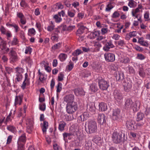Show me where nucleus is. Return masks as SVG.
<instances>
[{"label":"nucleus","mask_w":150,"mask_h":150,"mask_svg":"<svg viewBox=\"0 0 150 150\" xmlns=\"http://www.w3.org/2000/svg\"><path fill=\"white\" fill-rule=\"evenodd\" d=\"M101 140V138L100 137L94 136L92 139V141L96 144L98 143L99 141H100Z\"/></svg>","instance_id":"39"},{"label":"nucleus","mask_w":150,"mask_h":150,"mask_svg":"<svg viewBox=\"0 0 150 150\" xmlns=\"http://www.w3.org/2000/svg\"><path fill=\"white\" fill-rule=\"evenodd\" d=\"M23 98V95L16 96L15 99L14 105L16 106L18 105H21L22 101Z\"/></svg>","instance_id":"19"},{"label":"nucleus","mask_w":150,"mask_h":150,"mask_svg":"<svg viewBox=\"0 0 150 150\" xmlns=\"http://www.w3.org/2000/svg\"><path fill=\"white\" fill-rule=\"evenodd\" d=\"M120 14L117 11H115L112 14V17L113 18H117L120 16Z\"/></svg>","instance_id":"46"},{"label":"nucleus","mask_w":150,"mask_h":150,"mask_svg":"<svg viewBox=\"0 0 150 150\" xmlns=\"http://www.w3.org/2000/svg\"><path fill=\"white\" fill-rule=\"evenodd\" d=\"M67 14L71 18L74 17L75 16L74 13L72 12L71 11L69 10L68 11Z\"/></svg>","instance_id":"54"},{"label":"nucleus","mask_w":150,"mask_h":150,"mask_svg":"<svg viewBox=\"0 0 150 150\" xmlns=\"http://www.w3.org/2000/svg\"><path fill=\"white\" fill-rule=\"evenodd\" d=\"M137 59L140 60H143L145 58L144 56L141 54H137Z\"/></svg>","instance_id":"56"},{"label":"nucleus","mask_w":150,"mask_h":150,"mask_svg":"<svg viewBox=\"0 0 150 150\" xmlns=\"http://www.w3.org/2000/svg\"><path fill=\"white\" fill-rule=\"evenodd\" d=\"M25 78L24 81L23 82V84L21 86V88L23 89H24L25 88L26 85V82H25V81L27 80V81H28V80L27 79L28 78V74L27 73H26L25 74Z\"/></svg>","instance_id":"37"},{"label":"nucleus","mask_w":150,"mask_h":150,"mask_svg":"<svg viewBox=\"0 0 150 150\" xmlns=\"http://www.w3.org/2000/svg\"><path fill=\"white\" fill-rule=\"evenodd\" d=\"M74 96L73 94H69L65 96L64 98V101L67 104L71 103L72 102H75L74 100Z\"/></svg>","instance_id":"15"},{"label":"nucleus","mask_w":150,"mask_h":150,"mask_svg":"<svg viewBox=\"0 0 150 150\" xmlns=\"http://www.w3.org/2000/svg\"><path fill=\"white\" fill-rule=\"evenodd\" d=\"M85 148L86 150H92V143L91 141L87 140L85 141Z\"/></svg>","instance_id":"24"},{"label":"nucleus","mask_w":150,"mask_h":150,"mask_svg":"<svg viewBox=\"0 0 150 150\" xmlns=\"http://www.w3.org/2000/svg\"><path fill=\"white\" fill-rule=\"evenodd\" d=\"M48 122L45 121H44L43 122V124L42 127V131L43 133L46 132V130L48 128Z\"/></svg>","instance_id":"31"},{"label":"nucleus","mask_w":150,"mask_h":150,"mask_svg":"<svg viewBox=\"0 0 150 150\" xmlns=\"http://www.w3.org/2000/svg\"><path fill=\"white\" fill-rule=\"evenodd\" d=\"M64 140L66 141L67 140V138L70 136H74V130L71 132L70 131L69 133L64 132L63 134Z\"/></svg>","instance_id":"27"},{"label":"nucleus","mask_w":150,"mask_h":150,"mask_svg":"<svg viewBox=\"0 0 150 150\" xmlns=\"http://www.w3.org/2000/svg\"><path fill=\"white\" fill-rule=\"evenodd\" d=\"M98 83L100 89L102 91L107 90L109 86V82L101 77L98 78Z\"/></svg>","instance_id":"5"},{"label":"nucleus","mask_w":150,"mask_h":150,"mask_svg":"<svg viewBox=\"0 0 150 150\" xmlns=\"http://www.w3.org/2000/svg\"><path fill=\"white\" fill-rule=\"evenodd\" d=\"M64 75L62 73H61L59 74L58 76V80L59 81H62L63 79Z\"/></svg>","instance_id":"48"},{"label":"nucleus","mask_w":150,"mask_h":150,"mask_svg":"<svg viewBox=\"0 0 150 150\" xmlns=\"http://www.w3.org/2000/svg\"><path fill=\"white\" fill-rule=\"evenodd\" d=\"M83 53V52L81 50L78 49L76 50L73 52L72 55L74 56L77 57V56Z\"/></svg>","instance_id":"35"},{"label":"nucleus","mask_w":150,"mask_h":150,"mask_svg":"<svg viewBox=\"0 0 150 150\" xmlns=\"http://www.w3.org/2000/svg\"><path fill=\"white\" fill-rule=\"evenodd\" d=\"M53 18L55 19V22L57 23H59L62 20V18L57 14L54 16Z\"/></svg>","instance_id":"40"},{"label":"nucleus","mask_w":150,"mask_h":150,"mask_svg":"<svg viewBox=\"0 0 150 150\" xmlns=\"http://www.w3.org/2000/svg\"><path fill=\"white\" fill-rule=\"evenodd\" d=\"M18 40L17 38H14L13 40L12 41V44L13 45H16L18 43Z\"/></svg>","instance_id":"52"},{"label":"nucleus","mask_w":150,"mask_h":150,"mask_svg":"<svg viewBox=\"0 0 150 150\" xmlns=\"http://www.w3.org/2000/svg\"><path fill=\"white\" fill-rule=\"evenodd\" d=\"M115 47V46L111 41H109L105 43V46L103 47L104 50L105 51H108L110 48H112Z\"/></svg>","instance_id":"22"},{"label":"nucleus","mask_w":150,"mask_h":150,"mask_svg":"<svg viewBox=\"0 0 150 150\" xmlns=\"http://www.w3.org/2000/svg\"><path fill=\"white\" fill-rule=\"evenodd\" d=\"M12 139V136L11 135L9 136L7 140L6 144H9L11 142Z\"/></svg>","instance_id":"51"},{"label":"nucleus","mask_w":150,"mask_h":150,"mask_svg":"<svg viewBox=\"0 0 150 150\" xmlns=\"http://www.w3.org/2000/svg\"><path fill=\"white\" fill-rule=\"evenodd\" d=\"M54 25H49L47 28V30L48 31L51 32L54 29Z\"/></svg>","instance_id":"49"},{"label":"nucleus","mask_w":150,"mask_h":150,"mask_svg":"<svg viewBox=\"0 0 150 150\" xmlns=\"http://www.w3.org/2000/svg\"><path fill=\"white\" fill-rule=\"evenodd\" d=\"M90 90L92 92L95 93L98 90L97 85L95 83L91 84L90 86Z\"/></svg>","instance_id":"25"},{"label":"nucleus","mask_w":150,"mask_h":150,"mask_svg":"<svg viewBox=\"0 0 150 150\" xmlns=\"http://www.w3.org/2000/svg\"><path fill=\"white\" fill-rule=\"evenodd\" d=\"M120 62L122 63L126 64L129 62L130 59L128 57H126L120 60Z\"/></svg>","instance_id":"38"},{"label":"nucleus","mask_w":150,"mask_h":150,"mask_svg":"<svg viewBox=\"0 0 150 150\" xmlns=\"http://www.w3.org/2000/svg\"><path fill=\"white\" fill-rule=\"evenodd\" d=\"M36 31L33 28H30L29 29V33L32 35H35V34Z\"/></svg>","instance_id":"55"},{"label":"nucleus","mask_w":150,"mask_h":150,"mask_svg":"<svg viewBox=\"0 0 150 150\" xmlns=\"http://www.w3.org/2000/svg\"><path fill=\"white\" fill-rule=\"evenodd\" d=\"M106 118V117L104 114H99L98 117V123L101 125L105 124Z\"/></svg>","instance_id":"16"},{"label":"nucleus","mask_w":150,"mask_h":150,"mask_svg":"<svg viewBox=\"0 0 150 150\" xmlns=\"http://www.w3.org/2000/svg\"><path fill=\"white\" fill-rule=\"evenodd\" d=\"M67 57V55L64 53H61L59 55V58L60 61L63 62L64 61Z\"/></svg>","instance_id":"34"},{"label":"nucleus","mask_w":150,"mask_h":150,"mask_svg":"<svg viewBox=\"0 0 150 150\" xmlns=\"http://www.w3.org/2000/svg\"><path fill=\"white\" fill-rule=\"evenodd\" d=\"M99 109L102 111H106L108 109V106L106 103L101 102L99 105Z\"/></svg>","instance_id":"26"},{"label":"nucleus","mask_w":150,"mask_h":150,"mask_svg":"<svg viewBox=\"0 0 150 150\" xmlns=\"http://www.w3.org/2000/svg\"><path fill=\"white\" fill-rule=\"evenodd\" d=\"M39 109L42 111H44L45 110L46 108V105L45 103H43L42 105H39Z\"/></svg>","instance_id":"47"},{"label":"nucleus","mask_w":150,"mask_h":150,"mask_svg":"<svg viewBox=\"0 0 150 150\" xmlns=\"http://www.w3.org/2000/svg\"><path fill=\"white\" fill-rule=\"evenodd\" d=\"M53 148L54 150H59V146L57 144H54L53 145Z\"/></svg>","instance_id":"64"},{"label":"nucleus","mask_w":150,"mask_h":150,"mask_svg":"<svg viewBox=\"0 0 150 150\" xmlns=\"http://www.w3.org/2000/svg\"><path fill=\"white\" fill-rule=\"evenodd\" d=\"M104 57L106 61L108 62H112L115 60V55L112 53H105Z\"/></svg>","instance_id":"13"},{"label":"nucleus","mask_w":150,"mask_h":150,"mask_svg":"<svg viewBox=\"0 0 150 150\" xmlns=\"http://www.w3.org/2000/svg\"><path fill=\"white\" fill-rule=\"evenodd\" d=\"M63 6L60 2L57 3L53 6V9L54 11H57L58 9H62L63 8Z\"/></svg>","instance_id":"28"},{"label":"nucleus","mask_w":150,"mask_h":150,"mask_svg":"<svg viewBox=\"0 0 150 150\" xmlns=\"http://www.w3.org/2000/svg\"><path fill=\"white\" fill-rule=\"evenodd\" d=\"M134 1L133 0H130L128 4V5L130 8H133L134 7Z\"/></svg>","instance_id":"53"},{"label":"nucleus","mask_w":150,"mask_h":150,"mask_svg":"<svg viewBox=\"0 0 150 150\" xmlns=\"http://www.w3.org/2000/svg\"><path fill=\"white\" fill-rule=\"evenodd\" d=\"M113 6L112 5V3H110L107 6L105 9V11H109L112 8Z\"/></svg>","instance_id":"43"},{"label":"nucleus","mask_w":150,"mask_h":150,"mask_svg":"<svg viewBox=\"0 0 150 150\" xmlns=\"http://www.w3.org/2000/svg\"><path fill=\"white\" fill-rule=\"evenodd\" d=\"M137 33L136 31L131 32L129 33V39L130 38L134 37L136 36Z\"/></svg>","instance_id":"45"},{"label":"nucleus","mask_w":150,"mask_h":150,"mask_svg":"<svg viewBox=\"0 0 150 150\" xmlns=\"http://www.w3.org/2000/svg\"><path fill=\"white\" fill-rule=\"evenodd\" d=\"M6 71L8 74H10L12 71V68L9 67H6L5 68Z\"/></svg>","instance_id":"63"},{"label":"nucleus","mask_w":150,"mask_h":150,"mask_svg":"<svg viewBox=\"0 0 150 150\" xmlns=\"http://www.w3.org/2000/svg\"><path fill=\"white\" fill-rule=\"evenodd\" d=\"M62 84L60 82L58 83L57 85V93H59L60 92L62 89Z\"/></svg>","instance_id":"42"},{"label":"nucleus","mask_w":150,"mask_h":150,"mask_svg":"<svg viewBox=\"0 0 150 150\" xmlns=\"http://www.w3.org/2000/svg\"><path fill=\"white\" fill-rule=\"evenodd\" d=\"M82 23H80L77 24V27L79 28L78 29L76 32V35L78 36H80L84 32V31L87 28L83 25H82Z\"/></svg>","instance_id":"14"},{"label":"nucleus","mask_w":150,"mask_h":150,"mask_svg":"<svg viewBox=\"0 0 150 150\" xmlns=\"http://www.w3.org/2000/svg\"><path fill=\"white\" fill-rule=\"evenodd\" d=\"M120 110L117 108L113 110L112 118L113 120H118L120 118Z\"/></svg>","instance_id":"9"},{"label":"nucleus","mask_w":150,"mask_h":150,"mask_svg":"<svg viewBox=\"0 0 150 150\" xmlns=\"http://www.w3.org/2000/svg\"><path fill=\"white\" fill-rule=\"evenodd\" d=\"M74 93L76 96H84L85 94V92L82 88H77L74 90Z\"/></svg>","instance_id":"20"},{"label":"nucleus","mask_w":150,"mask_h":150,"mask_svg":"<svg viewBox=\"0 0 150 150\" xmlns=\"http://www.w3.org/2000/svg\"><path fill=\"white\" fill-rule=\"evenodd\" d=\"M62 43L59 42L55 44L52 47V48L54 50L59 49L61 47Z\"/></svg>","instance_id":"36"},{"label":"nucleus","mask_w":150,"mask_h":150,"mask_svg":"<svg viewBox=\"0 0 150 150\" xmlns=\"http://www.w3.org/2000/svg\"><path fill=\"white\" fill-rule=\"evenodd\" d=\"M6 43L5 41L0 43V49L4 54L6 53L9 51V49L6 47Z\"/></svg>","instance_id":"18"},{"label":"nucleus","mask_w":150,"mask_h":150,"mask_svg":"<svg viewBox=\"0 0 150 150\" xmlns=\"http://www.w3.org/2000/svg\"><path fill=\"white\" fill-rule=\"evenodd\" d=\"M75 25L69 26L68 27H67V31H71L74 29H75Z\"/></svg>","instance_id":"59"},{"label":"nucleus","mask_w":150,"mask_h":150,"mask_svg":"<svg viewBox=\"0 0 150 150\" xmlns=\"http://www.w3.org/2000/svg\"><path fill=\"white\" fill-rule=\"evenodd\" d=\"M44 67L45 68V70L47 72H50L51 71V68L49 66H46V65L45 64L44 66Z\"/></svg>","instance_id":"62"},{"label":"nucleus","mask_w":150,"mask_h":150,"mask_svg":"<svg viewBox=\"0 0 150 150\" xmlns=\"http://www.w3.org/2000/svg\"><path fill=\"white\" fill-rule=\"evenodd\" d=\"M90 116L88 112H84L82 115L79 117V119L82 121H84L87 119Z\"/></svg>","instance_id":"21"},{"label":"nucleus","mask_w":150,"mask_h":150,"mask_svg":"<svg viewBox=\"0 0 150 150\" xmlns=\"http://www.w3.org/2000/svg\"><path fill=\"white\" fill-rule=\"evenodd\" d=\"M113 95L115 100L118 102H120L123 98V97L121 91L117 90L114 91Z\"/></svg>","instance_id":"11"},{"label":"nucleus","mask_w":150,"mask_h":150,"mask_svg":"<svg viewBox=\"0 0 150 150\" xmlns=\"http://www.w3.org/2000/svg\"><path fill=\"white\" fill-rule=\"evenodd\" d=\"M124 89L126 92L128 91L132 87V82L129 78H126L123 81Z\"/></svg>","instance_id":"7"},{"label":"nucleus","mask_w":150,"mask_h":150,"mask_svg":"<svg viewBox=\"0 0 150 150\" xmlns=\"http://www.w3.org/2000/svg\"><path fill=\"white\" fill-rule=\"evenodd\" d=\"M78 108L77 103L73 102L70 104H67L66 107L67 112L69 114H72L76 111Z\"/></svg>","instance_id":"4"},{"label":"nucleus","mask_w":150,"mask_h":150,"mask_svg":"<svg viewBox=\"0 0 150 150\" xmlns=\"http://www.w3.org/2000/svg\"><path fill=\"white\" fill-rule=\"evenodd\" d=\"M126 71L129 74H134L135 73V70L133 67L128 65L126 68Z\"/></svg>","instance_id":"29"},{"label":"nucleus","mask_w":150,"mask_h":150,"mask_svg":"<svg viewBox=\"0 0 150 150\" xmlns=\"http://www.w3.org/2000/svg\"><path fill=\"white\" fill-rule=\"evenodd\" d=\"M138 42L142 45L144 46L148 47L149 45L147 42L144 41L143 38H141L139 39Z\"/></svg>","instance_id":"32"},{"label":"nucleus","mask_w":150,"mask_h":150,"mask_svg":"<svg viewBox=\"0 0 150 150\" xmlns=\"http://www.w3.org/2000/svg\"><path fill=\"white\" fill-rule=\"evenodd\" d=\"M86 132L88 134H93L96 132L97 130V124L96 121L90 120L88 121Z\"/></svg>","instance_id":"3"},{"label":"nucleus","mask_w":150,"mask_h":150,"mask_svg":"<svg viewBox=\"0 0 150 150\" xmlns=\"http://www.w3.org/2000/svg\"><path fill=\"white\" fill-rule=\"evenodd\" d=\"M139 73L140 76L142 77H144L145 76L146 73L144 71L142 68H140L139 69Z\"/></svg>","instance_id":"41"},{"label":"nucleus","mask_w":150,"mask_h":150,"mask_svg":"<svg viewBox=\"0 0 150 150\" xmlns=\"http://www.w3.org/2000/svg\"><path fill=\"white\" fill-rule=\"evenodd\" d=\"M0 30L1 33L3 34H6V33L7 31L3 26L1 27Z\"/></svg>","instance_id":"60"},{"label":"nucleus","mask_w":150,"mask_h":150,"mask_svg":"<svg viewBox=\"0 0 150 150\" xmlns=\"http://www.w3.org/2000/svg\"><path fill=\"white\" fill-rule=\"evenodd\" d=\"M18 133L20 135L21 134L18 138L17 142V144L18 145L21 146L22 148H23L24 145L23 143L25 142L26 140L25 134L23 131L22 130L19 131Z\"/></svg>","instance_id":"6"},{"label":"nucleus","mask_w":150,"mask_h":150,"mask_svg":"<svg viewBox=\"0 0 150 150\" xmlns=\"http://www.w3.org/2000/svg\"><path fill=\"white\" fill-rule=\"evenodd\" d=\"M140 106V103L139 101L136 100L134 102L130 98H127L125 100L124 108L126 110L132 109L134 112H136L139 109Z\"/></svg>","instance_id":"1"},{"label":"nucleus","mask_w":150,"mask_h":150,"mask_svg":"<svg viewBox=\"0 0 150 150\" xmlns=\"http://www.w3.org/2000/svg\"><path fill=\"white\" fill-rule=\"evenodd\" d=\"M15 69L16 73V79L17 81H19L22 78V74L24 70L22 68L18 67L16 68Z\"/></svg>","instance_id":"12"},{"label":"nucleus","mask_w":150,"mask_h":150,"mask_svg":"<svg viewBox=\"0 0 150 150\" xmlns=\"http://www.w3.org/2000/svg\"><path fill=\"white\" fill-rule=\"evenodd\" d=\"M10 57V60L11 62H15L18 60V58L17 54L15 50L11 48L10 51L9 53Z\"/></svg>","instance_id":"10"},{"label":"nucleus","mask_w":150,"mask_h":150,"mask_svg":"<svg viewBox=\"0 0 150 150\" xmlns=\"http://www.w3.org/2000/svg\"><path fill=\"white\" fill-rule=\"evenodd\" d=\"M149 12H146L144 14V18L146 20H145L146 21H148L149 20Z\"/></svg>","instance_id":"50"},{"label":"nucleus","mask_w":150,"mask_h":150,"mask_svg":"<svg viewBox=\"0 0 150 150\" xmlns=\"http://www.w3.org/2000/svg\"><path fill=\"white\" fill-rule=\"evenodd\" d=\"M126 125L130 130L136 129L137 128L135 122L131 120H129L126 121Z\"/></svg>","instance_id":"8"},{"label":"nucleus","mask_w":150,"mask_h":150,"mask_svg":"<svg viewBox=\"0 0 150 150\" xmlns=\"http://www.w3.org/2000/svg\"><path fill=\"white\" fill-rule=\"evenodd\" d=\"M74 67L73 64H70L68 65L67 67V68L68 70L69 71H71L72 69H73Z\"/></svg>","instance_id":"61"},{"label":"nucleus","mask_w":150,"mask_h":150,"mask_svg":"<svg viewBox=\"0 0 150 150\" xmlns=\"http://www.w3.org/2000/svg\"><path fill=\"white\" fill-rule=\"evenodd\" d=\"M124 133L121 132V133L115 131L112 134V138L113 143L115 144H118L123 142H124L127 139V137H125Z\"/></svg>","instance_id":"2"},{"label":"nucleus","mask_w":150,"mask_h":150,"mask_svg":"<svg viewBox=\"0 0 150 150\" xmlns=\"http://www.w3.org/2000/svg\"><path fill=\"white\" fill-rule=\"evenodd\" d=\"M17 16L18 17L20 18V19L25 17L23 13L21 12H17Z\"/></svg>","instance_id":"58"},{"label":"nucleus","mask_w":150,"mask_h":150,"mask_svg":"<svg viewBox=\"0 0 150 150\" xmlns=\"http://www.w3.org/2000/svg\"><path fill=\"white\" fill-rule=\"evenodd\" d=\"M66 125V123L64 121H61L59 124L58 129L60 131H63L64 129V127Z\"/></svg>","instance_id":"30"},{"label":"nucleus","mask_w":150,"mask_h":150,"mask_svg":"<svg viewBox=\"0 0 150 150\" xmlns=\"http://www.w3.org/2000/svg\"><path fill=\"white\" fill-rule=\"evenodd\" d=\"M7 128L8 130L13 132H14L16 131L15 127L13 126H7Z\"/></svg>","instance_id":"44"},{"label":"nucleus","mask_w":150,"mask_h":150,"mask_svg":"<svg viewBox=\"0 0 150 150\" xmlns=\"http://www.w3.org/2000/svg\"><path fill=\"white\" fill-rule=\"evenodd\" d=\"M115 76L117 80L119 81H123L125 79L124 78V75L123 73L121 71L116 72Z\"/></svg>","instance_id":"17"},{"label":"nucleus","mask_w":150,"mask_h":150,"mask_svg":"<svg viewBox=\"0 0 150 150\" xmlns=\"http://www.w3.org/2000/svg\"><path fill=\"white\" fill-rule=\"evenodd\" d=\"M137 121H139L143 120L144 117V115L142 113L139 112L137 113Z\"/></svg>","instance_id":"33"},{"label":"nucleus","mask_w":150,"mask_h":150,"mask_svg":"<svg viewBox=\"0 0 150 150\" xmlns=\"http://www.w3.org/2000/svg\"><path fill=\"white\" fill-rule=\"evenodd\" d=\"M96 108L95 104L93 103H90L88 105H87V110L92 112H95Z\"/></svg>","instance_id":"23"},{"label":"nucleus","mask_w":150,"mask_h":150,"mask_svg":"<svg viewBox=\"0 0 150 150\" xmlns=\"http://www.w3.org/2000/svg\"><path fill=\"white\" fill-rule=\"evenodd\" d=\"M117 44L118 45L122 47L125 44V42L123 40H120L117 42Z\"/></svg>","instance_id":"57"}]
</instances>
